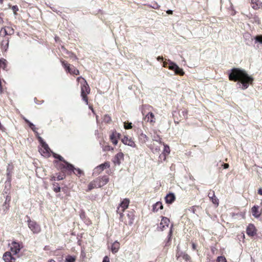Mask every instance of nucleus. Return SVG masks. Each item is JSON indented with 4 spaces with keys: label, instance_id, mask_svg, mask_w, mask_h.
Instances as JSON below:
<instances>
[{
    "label": "nucleus",
    "instance_id": "f257e3e1",
    "mask_svg": "<svg viewBox=\"0 0 262 262\" xmlns=\"http://www.w3.org/2000/svg\"><path fill=\"white\" fill-rule=\"evenodd\" d=\"M230 80L238 81L237 84L242 89L245 90L247 89L253 80V78L250 76L245 70L239 68H233L229 74Z\"/></svg>",
    "mask_w": 262,
    "mask_h": 262
},
{
    "label": "nucleus",
    "instance_id": "f03ea898",
    "mask_svg": "<svg viewBox=\"0 0 262 262\" xmlns=\"http://www.w3.org/2000/svg\"><path fill=\"white\" fill-rule=\"evenodd\" d=\"M163 66L174 71L176 75L182 76L184 74V72L183 69L179 68L176 63L171 61L170 59L164 61Z\"/></svg>",
    "mask_w": 262,
    "mask_h": 262
},
{
    "label": "nucleus",
    "instance_id": "7ed1b4c3",
    "mask_svg": "<svg viewBox=\"0 0 262 262\" xmlns=\"http://www.w3.org/2000/svg\"><path fill=\"white\" fill-rule=\"evenodd\" d=\"M80 78H82L83 80V83L81 84V96L82 97V100L86 103V104H88V99L87 97V95L90 93V89L88 83L84 78H82L81 77H78L77 80H78Z\"/></svg>",
    "mask_w": 262,
    "mask_h": 262
},
{
    "label": "nucleus",
    "instance_id": "20e7f679",
    "mask_svg": "<svg viewBox=\"0 0 262 262\" xmlns=\"http://www.w3.org/2000/svg\"><path fill=\"white\" fill-rule=\"evenodd\" d=\"M129 201L127 199H124L120 204V206L117 208V212L120 214V219H122L123 216V212L129 205Z\"/></svg>",
    "mask_w": 262,
    "mask_h": 262
},
{
    "label": "nucleus",
    "instance_id": "39448f33",
    "mask_svg": "<svg viewBox=\"0 0 262 262\" xmlns=\"http://www.w3.org/2000/svg\"><path fill=\"white\" fill-rule=\"evenodd\" d=\"M53 156L55 158L58 159L60 161H62L65 164L60 165V169H73L74 168V165L64 160L63 157L60 155L54 154Z\"/></svg>",
    "mask_w": 262,
    "mask_h": 262
},
{
    "label": "nucleus",
    "instance_id": "423d86ee",
    "mask_svg": "<svg viewBox=\"0 0 262 262\" xmlns=\"http://www.w3.org/2000/svg\"><path fill=\"white\" fill-rule=\"evenodd\" d=\"M29 218V217H28ZM28 227L34 234H37L41 231L40 226L35 221H31L30 219L28 220Z\"/></svg>",
    "mask_w": 262,
    "mask_h": 262
},
{
    "label": "nucleus",
    "instance_id": "0eeeda50",
    "mask_svg": "<svg viewBox=\"0 0 262 262\" xmlns=\"http://www.w3.org/2000/svg\"><path fill=\"white\" fill-rule=\"evenodd\" d=\"M62 66L64 68L66 71L71 74L79 75V71L74 67H70V65L67 63L65 61H61Z\"/></svg>",
    "mask_w": 262,
    "mask_h": 262
},
{
    "label": "nucleus",
    "instance_id": "6e6552de",
    "mask_svg": "<svg viewBox=\"0 0 262 262\" xmlns=\"http://www.w3.org/2000/svg\"><path fill=\"white\" fill-rule=\"evenodd\" d=\"M103 186V184L101 181L100 177H98L89 184L88 190L90 191L94 188H100Z\"/></svg>",
    "mask_w": 262,
    "mask_h": 262
},
{
    "label": "nucleus",
    "instance_id": "1a4fd4ad",
    "mask_svg": "<svg viewBox=\"0 0 262 262\" xmlns=\"http://www.w3.org/2000/svg\"><path fill=\"white\" fill-rule=\"evenodd\" d=\"M9 245L10 246V252H11V253H12L14 255H16L19 252L20 247L18 243L13 241L11 244H9Z\"/></svg>",
    "mask_w": 262,
    "mask_h": 262
},
{
    "label": "nucleus",
    "instance_id": "9d476101",
    "mask_svg": "<svg viewBox=\"0 0 262 262\" xmlns=\"http://www.w3.org/2000/svg\"><path fill=\"white\" fill-rule=\"evenodd\" d=\"M13 169V165L8 164L7 168V181L5 182L6 186L10 185L11 181V173Z\"/></svg>",
    "mask_w": 262,
    "mask_h": 262
},
{
    "label": "nucleus",
    "instance_id": "9b49d317",
    "mask_svg": "<svg viewBox=\"0 0 262 262\" xmlns=\"http://www.w3.org/2000/svg\"><path fill=\"white\" fill-rule=\"evenodd\" d=\"M110 166V163L108 162H105L103 164H100V165L97 166L94 169V173H97L98 174L100 173L104 169L106 168H109Z\"/></svg>",
    "mask_w": 262,
    "mask_h": 262
},
{
    "label": "nucleus",
    "instance_id": "f8f14e48",
    "mask_svg": "<svg viewBox=\"0 0 262 262\" xmlns=\"http://www.w3.org/2000/svg\"><path fill=\"white\" fill-rule=\"evenodd\" d=\"M3 259L5 261V262H15V258H14L11 252L9 251L6 252L3 256Z\"/></svg>",
    "mask_w": 262,
    "mask_h": 262
},
{
    "label": "nucleus",
    "instance_id": "ddd939ff",
    "mask_svg": "<svg viewBox=\"0 0 262 262\" xmlns=\"http://www.w3.org/2000/svg\"><path fill=\"white\" fill-rule=\"evenodd\" d=\"M208 197L212 203L217 206L219 205V199L216 197L214 191L210 190L208 194Z\"/></svg>",
    "mask_w": 262,
    "mask_h": 262
},
{
    "label": "nucleus",
    "instance_id": "4468645a",
    "mask_svg": "<svg viewBox=\"0 0 262 262\" xmlns=\"http://www.w3.org/2000/svg\"><path fill=\"white\" fill-rule=\"evenodd\" d=\"M121 141L123 143V144L125 145H127L132 147H136L135 143L130 138L124 136V138L122 139Z\"/></svg>",
    "mask_w": 262,
    "mask_h": 262
},
{
    "label": "nucleus",
    "instance_id": "2eb2a0df",
    "mask_svg": "<svg viewBox=\"0 0 262 262\" xmlns=\"http://www.w3.org/2000/svg\"><path fill=\"white\" fill-rule=\"evenodd\" d=\"M169 222L170 221L169 219L166 217H162L160 226L158 227V228H159L161 231L163 230L165 227L168 226Z\"/></svg>",
    "mask_w": 262,
    "mask_h": 262
},
{
    "label": "nucleus",
    "instance_id": "dca6fc26",
    "mask_svg": "<svg viewBox=\"0 0 262 262\" xmlns=\"http://www.w3.org/2000/svg\"><path fill=\"white\" fill-rule=\"evenodd\" d=\"M256 229L253 224H249L246 229L247 234L250 236H253L256 234Z\"/></svg>",
    "mask_w": 262,
    "mask_h": 262
},
{
    "label": "nucleus",
    "instance_id": "f3484780",
    "mask_svg": "<svg viewBox=\"0 0 262 262\" xmlns=\"http://www.w3.org/2000/svg\"><path fill=\"white\" fill-rule=\"evenodd\" d=\"M124 155L122 152H119L115 155L113 159V162L115 164L119 165L121 164V160H123Z\"/></svg>",
    "mask_w": 262,
    "mask_h": 262
},
{
    "label": "nucleus",
    "instance_id": "a211bd4d",
    "mask_svg": "<svg viewBox=\"0 0 262 262\" xmlns=\"http://www.w3.org/2000/svg\"><path fill=\"white\" fill-rule=\"evenodd\" d=\"M144 120L151 124H154L156 122V119L154 114L151 113H148L144 118Z\"/></svg>",
    "mask_w": 262,
    "mask_h": 262
},
{
    "label": "nucleus",
    "instance_id": "6ab92c4d",
    "mask_svg": "<svg viewBox=\"0 0 262 262\" xmlns=\"http://www.w3.org/2000/svg\"><path fill=\"white\" fill-rule=\"evenodd\" d=\"M252 7L254 9L262 8V3L259 0H250Z\"/></svg>",
    "mask_w": 262,
    "mask_h": 262
},
{
    "label": "nucleus",
    "instance_id": "aec40b11",
    "mask_svg": "<svg viewBox=\"0 0 262 262\" xmlns=\"http://www.w3.org/2000/svg\"><path fill=\"white\" fill-rule=\"evenodd\" d=\"M165 202L167 204L172 203L176 199L175 195L173 193H169L165 198Z\"/></svg>",
    "mask_w": 262,
    "mask_h": 262
},
{
    "label": "nucleus",
    "instance_id": "412c9836",
    "mask_svg": "<svg viewBox=\"0 0 262 262\" xmlns=\"http://www.w3.org/2000/svg\"><path fill=\"white\" fill-rule=\"evenodd\" d=\"M247 17L251 19V22L253 23H256L259 24L260 23V20L259 17L256 15H253L252 14H250L249 15H247Z\"/></svg>",
    "mask_w": 262,
    "mask_h": 262
},
{
    "label": "nucleus",
    "instance_id": "4be33fe9",
    "mask_svg": "<svg viewBox=\"0 0 262 262\" xmlns=\"http://www.w3.org/2000/svg\"><path fill=\"white\" fill-rule=\"evenodd\" d=\"M62 50L64 53L67 54L68 55V57L71 58L73 60H76L77 59V57L73 53L68 51L65 48L63 47H62Z\"/></svg>",
    "mask_w": 262,
    "mask_h": 262
},
{
    "label": "nucleus",
    "instance_id": "5701e85b",
    "mask_svg": "<svg viewBox=\"0 0 262 262\" xmlns=\"http://www.w3.org/2000/svg\"><path fill=\"white\" fill-rule=\"evenodd\" d=\"M1 47L3 50L7 51L9 47V38L5 37L1 42Z\"/></svg>",
    "mask_w": 262,
    "mask_h": 262
},
{
    "label": "nucleus",
    "instance_id": "b1692460",
    "mask_svg": "<svg viewBox=\"0 0 262 262\" xmlns=\"http://www.w3.org/2000/svg\"><path fill=\"white\" fill-rule=\"evenodd\" d=\"M120 248V244L117 241H115L112 245L111 251L113 253H117Z\"/></svg>",
    "mask_w": 262,
    "mask_h": 262
},
{
    "label": "nucleus",
    "instance_id": "393cba45",
    "mask_svg": "<svg viewBox=\"0 0 262 262\" xmlns=\"http://www.w3.org/2000/svg\"><path fill=\"white\" fill-rule=\"evenodd\" d=\"M163 208V205L161 202H157L152 206V211L154 212H157L159 209H162Z\"/></svg>",
    "mask_w": 262,
    "mask_h": 262
},
{
    "label": "nucleus",
    "instance_id": "a878e982",
    "mask_svg": "<svg viewBox=\"0 0 262 262\" xmlns=\"http://www.w3.org/2000/svg\"><path fill=\"white\" fill-rule=\"evenodd\" d=\"M139 139L141 143H145L146 141H148V138L143 132H141L139 135Z\"/></svg>",
    "mask_w": 262,
    "mask_h": 262
},
{
    "label": "nucleus",
    "instance_id": "bb28decb",
    "mask_svg": "<svg viewBox=\"0 0 262 262\" xmlns=\"http://www.w3.org/2000/svg\"><path fill=\"white\" fill-rule=\"evenodd\" d=\"M252 215L255 217H258L260 215V213L258 211V207L254 206L252 208Z\"/></svg>",
    "mask_w": 262,
    "mask_h": 262
},
{
    "label": "nucleus",
    "instance_id": "cd10ccee",
    "mask_svg": "<svg viewBox=\"0 0 262 262\" xmlns=\"http://www.w3.org/2000/svg\"><path fill=\"white\" fill-rule=\"evenodd\" d=\"M117 132L115 131L110 135V139L114 145H116L118 143V140L116 138Z\"/></svg>",
    "mask_w": 262,
    "mask_h": 262
},
{
    "label": "nucleus",
    "instance_id": "c85d7f7f",
    "mask_svg": "<svg viewBox=\"0 0 262 262\" xmlns=\"http://www.w3.org/2000/svg\"><path fill=\"white\" fill-rule=\"evenodd\" d=\"M41 146L43 148V153L49 154L50 151V149L49 146L48 145V144L46 142H43L41 144Z\"/></svg>",
    "mask_w": 262,
    "mask_h": 262
},
{
    "label": "nucleus",
    "instance_id": "c756f323",
    "mask_svg": "<svg viewBox=\"0 0 262 262\" xmlns=\"http://www.w3.org/2000/svg\"><path fill=\"white\" fill-rule=\"evenodd\" d=\"M72 171L76 176H80L83 173V171L79 168H76L74 167L73 169H68Z\"/></svg>",
    "mask_w": 262,
    "mask_h": 262
},
{
    "label": "nucleus",
    "instance_id": "7c9ffc66",
    "mask_svg": "<svg viewBox=\"0 0 262 262\" xmlns=\"http://www.w3.org/2000/svg\"><path fill=\"white\" fill-rule=\"evenodd\" d=\"M0 35L5 38L6 36L9 35L6 27H3L0 31Z\"/></svg>",
    "mask_w": 262,
    "mask_h": 262
},
{
    "label": "nucleus",
    "instance_id": "2f4dec72",
    "mask_svg": "<svg viewBox=\"0 0 262 262\" xmlns=\"http://www.w3.org/2000/svg\"><path fill=\"white\" fill-rule=\"evenodd\" d=\"M53 190L57 193L60 191L61 188L58 183L55 182L53 184Z\"/></svg>",
    "mask_w": 262,
    "mask_h": 262
},
{
    "label": "nucleus",
    "instance_id": "473e14b6",
    "mask_svg": "<svg viewBox=\"0 0 262 262\" xmlns=\"http://www.w3.org/2000/svg\"><path fill=\"white\" fill-rule=\"evenodd\" d=\"M75 257L71 255H68L65 259V262H75Z\"/></svg>",
    "mask_w": 262,
    "mask_h": 262
},
{
    "label": "nucleus",
    "instance_id": "72a5a7b5",
    "mask_svg": "<svg viewBox=\"0 0 262 262\" xmlns=\"http://www.w3.org/2000/svg\"><path fill=\"white\" fill-rule=\"evenodd\" d=\"M187 113L188 112L186 110H183L181 111L180 114V117L182 119H187Z\"/></svg>",
    "mask_w": 262,
    "mask_h": 262
},
{
    "label": "nucleus",
    "instance_id": "f704fd0d",
    "mask_svg": "<svg viewBox=\"0 0 262 262\" xmlns=\"http://www.w3.org/2000/svg\"><path fill=\"white\" fill-rule=\"evenodd\" d=\"M7 60L5 59H0V68H2L4 70L6 68Z\"/></svg>",
    "mask_w": 262,
    "mask_h": 262
},
{
    "label": "nucleus",
    "instance_id": "c9c22d12",
    "mask_svg": "<svg viewBox=\"0 0 262 262\" xmlns=\"http://www.w3.org/2000/svg\"><path fill=\"white\" fill-rule=\"evenodd\" d=\"M170 152V149L168 146L166 145H164V150H163V156L164 159H165V154H169Z\"/></svg>",
    "mask_w": 262,
    "mask_h": 262
},
{
    "label": "nucleus",
    "instance_id": "e433bc0d",
    "mask_svg": "<svg viewBox=\"0 0 262 262\" xmlns=\"http://www.w3.org/2000/svg\"><path fill=\"white\" fill-rule=\"evenodd\" d=\"M111 118L108 115H105L103 118V121L105 123H110L111 121Z\"/></svg>",
    "mask_w": 262,
    "mask_h": 262
},
{
    "label": "nucleus",
    "instance_id": "4c0bfd02",
    "mask_svg": "<svg viewBox=\"0 0 262 262\" xmlns=\"http://www.w3.org/2000/svg\"><path fill=\"white\" fill-rule=\"evenodd\" d=\"M101 181L103 184V185L106 184L108 182V178L106 176H103L102 177H100Z\"/></svg>",
    "mask_w": 262,
    "mask_h": 262
},
{
    "label": "nucleus",
    "instance_id": "58836bf2",
    "mask_svg": "<svg viewBox=\"0 0 262 262\" xmlns=\"http://www.w3.org/2000/svg\"><path fill=\"white\" fill-rule=\"evenodd\" d=\"M255 42H259L262 43V35H257L254 38Z\"/></svg>",
    "mask_w": 262,
    "mask_h": 262
},
{
    "label": "nucleus",
    "instance_id": "ea45409f",
    "mask_svg": "<svg viewBox=\"0 0 262 262\" xmlns=\"http://www.w3.org/2000/svg\"><path fill=\"white\" fill-rule=\"evenodd\" d=\"M9 35H12L14 33V30L10 27H6Z\"/></svg>",
    "mask_w": 262,
    "mask_h": 262
},
{
    "label": "nucleus",
    "instance_id": "a19ab883",
    "mask_svg": "<svg viewBox=\"0 0 262 262\" xmlns=\"http://www.w3.org/2000/svg\"><path fill=\"white\" fill-rule=\"evenodd\" d=\"M28 124L29 125V127L33 130V132L37 133L36 132L37 128L35 126V125L32 123L30 122L29 123H28Z\"/></svg>",
    "mask_w": 262,
    "mask_h": 262
},
{
    "label": "nucleus",
    "instance_id": "79ce46f5",
    "mask_svg": "<svg viewBox=\"0 0 262 262\" xmlns=\"http://www.w3.org/2000/svg\"><path fill=\"white\" fill-rule=\"evenodd\" d=\"M182 258L186 261H188L190 259V256L186 253L182 254Z\"/></svg>",
    "mask_w": 262,
    "mask_h": 262
},
{
    "label": "nucleus",
    "instance_id": "37998d69",
    "mask_svg": "<svg viewBox=\"0 0 262 262\" xmlns=\"http://www.w3.org/2000/svg\"><path fill=\"white\" fill-rule=\"evenodd\" d=\"M217 262H226V259L224 256H219L217 259Z\"/></svg>",
    "mask_w": 262,
    "mask_h": 262
},
{
    "label": "nucleus",
    "instance_id": "c03bdc74",
    "mask_svg": "<svg viewBox=\"0 0 262 262\" xmlns=\"http://www.w3.org/2000/svg\"><path fill=\"white\" fill-rule=\"evenodd\" d=\"M152 139L154 140V141H157V142H161V138L160 137V136L158 135H154L153 136V138Z\"/></svg>",
    "mask_w": 262,
    "mask_h": 262
},
{
    "label": "nucleus",
    "instance_id": "a18cd8bd",
    "mask_svg": "<svg viewBox=\"0 0 262 262\" xmlns=\"http://www.w3.org/2000/svg\"><path fill=\"white\" fill-rule=\"evenodd\" d=\"M132 127V123H124V128L125 129H130Z\"/></svg>",
    "mask_w": 262,
    "mask_h": 262
},
{
    "label": "nucleus",
    "instance_id": "49530a36",
    "mask_svg": "<svg viewBox=\"0 0 262 262\" xmlns=\"http://www.w3.org/2000/svg\"><path fill=\"white\" fill-rule=\"evenodd\" d=\"M184 252H181V251H178L177 253L176 257L177 258H179L180 257H182V254H184Z\"/></svg>",
    "mask_w": 262,
    "mask_h": 262
},
{
    "label": "nucleus",
    "instance_id": "de8ad7c7",
    "mask_svg": "<svg viewBox=\"0 0 262 262\" xmlns=\"http://www.w3.org/2000/svg\"><path fill=\"white\" fill-rule=\"evenodd\" d=\"M104 150H113V148L111 147L108 145H106L103 148Z\"/></svg>",
    "mask_w": 262,
    "mask_h": 262
},
{
    "label": "nucleus",
    "instance_id": "09e8293b",
    "mask_svg": "<svg viewBox=\"0 0 262 262\" xmlns=\"http://www.w3.org/2000/svg\"><path fill=\"white\" fill-rule=\"evenodd\" d=\"M3 209H4V211H5V210H7L8 209V205L6 204V202L5 203V204L3 205Z\"/></svg>",
    "mask_w": 262,
    "mask_h": 262
},
{
    "label": "nucleus",
    "instance_id": "8fccbe9b",
    "mask_svg": "<svg viewBox=\"0 0 262 262\" xmlns=\"http://www.w3.org/2000/svg\"><path fill=\"white\" fill-rule=\"evenodd\" d=\"M102 262H110V258L108 256H105L103 259Z\"/></svg>",
    "mask_w": 262,
    "mask_h": 262
},
{
    "label": "nucleus",
    "instance_id": "3c124183",
    "mask_svg": "<svg viewBox=\"0 0 262 262\" xmlns=\"http://www.w3.org/2000/svg\"><path fill=\"white\" fill-rule=\"evenodd\" d=\"M12 10L14 11V13L15 14L16 12L18 10L17 6H13L12 7Z\"/></svg>",
    "mask_w": 262,
    "mask_h": 262
},
{
    "label": "nucleus",
    "instance_id": "603ef678",
    "mask_svg": "<svg viewBox=\"0 0 262 262\" xmlns=\"http://www.w3.org/2000/svg\"><path fill=\"white\" fill-rule=\"evenodd\" d=\"M152 7L154 9H158L160 7V6L158 5L157 3L154 4V5L152 6Z\"/></svg>",
    "mask_w": 262,
    "mask_h": 262
},
{
    "label": "nucleus",
    "instance_id": "864d4df0",
    "mask_svg": "<svg viewBox=\"0 0 262 262\" xmlns=\"http://www.w3.org/2000/svg\"><path fill=\"white\" fill-rule=\"evenodd\" d=\"M38 139L41 145L42 144V143L45 142L41 137L38 136Z\"/></svg>",
    "mask_w": 262,
    "mask_h": 262
},
{
    "label": "nucleus",
    "instance_id": "5fc2aeb1",
    "mask_svg": "<svg viewBox=\"0 0 262 262\" xmlns=\"http://www.w3.org/2000/svg\"><path fill=\"white\" fill-rule=\"evenodd\" d=\"M64 178V177H63V176L59 175L57 177V180L58 181L61 180H63Z\"/></svg>",
    "mask_w": 262,
    "mask_h": 262
},
{
    "label": "nucleus",
    "instance_id": "6e6d98bb",
    "mask_svg": "<svg viewBox=\"0 0 262 262\" xmlns=\"http://www.w3.org/2000/svg\"><path fill=\"white\" fill-rule=\"evenodd\" d=\"M224 169H227L229 167V164L227 163H224L223 164Z\"/></svg>",
    "mask_w": 262,
    "mask_h": 262
},
{
    "label": "nucleus",
    "instance_id": "4d7b16f0",
    "mask_svg": "<svg viewBox=\"0 0 262 262\" xmlns=\"http://www.w3.org/2000/svg\"><path fill=\"white\" fill-rule=\"evenodd\" d=\"M157 60H158V61L163 60V57H162V56H158V57L157 58Z\"/></svg>",
    "mask_w": 262,
    "mask_h": 262
},
{
    "label": "nucleus",
    "instance_id": "13d9d810",
    "mask_svg": "<svg viewBox=\"0 0 262 262\" xmlns=\"http://www.w3.org/2000/svg\"><path fill=\"white\" fill-rule=\"evenodd\" d=\"M192 249L193 250H195L196 248V245L194 244V243H192Z\"/></svg>",
    "mask_w": 262,
    "mask_h": 262
},
{
    "label": "nucleus",
    "instance_id": "bf43d9fd",
    "mask_svg": "<svg viewBox=\"0 0 262 262\" xmlns=\"http://www.w3.org/2000/svg\"><path fill=\"white\" fill-rule=\"evenodd\" d=\"M258 193L260 195H262V188H259L258 190Z\"/></svg>",
    "mask_w": 262,
    "mask_h": 262
},
{
    "label": "nucleus",
    "instance_id": "052dcab7",
    "mask_svg": "<svg viewBox=\"0 0 262 262\" xmlns=\"http://www.w3.org/2000/svg\"><path fill=\"white\" fill-rule=\"evenodd\" d=\"M167 13L168 14H172V11L171 10H168L167 11Z\"/></svg>",
    "mask_w": 262,
    "mask_h": 262
},
{
    "label": "nucleus",
    "instance_id": "680f3d73",
    "mask_svg": "<svg viewBox=\"0 0 262 262\" xmlns=\"http://www.w3.org/2000/svg\"><path fill=\"white\" fill-rule=\"evenodd\" d=\"M171 234H172V230H171V228L170 231H169V234H168V236H169V238H170Z\"/></svg>",
    "mask_w": 262,
    "mask_h": 262
},
{
    "label": "nucleus",
    "instance_id": "e2e57ef3",
    "mask_svg": "<svg viewBox=\"0 0 262 262\" xmlns=\"http://www.w3.org/2000/svg\"><path fill=\"white\" fill-rule=\"evenodd\" d=\"M24 120H25V122H26V123H29L30 122V121H29V120H28V119H25H25H24Z\"/></svg>",
    "mask_w": 262,
    "mask_h": 262
},
{
    "label": "nucleus",
    "instance_id": "0e129e2a",
    "mask_svg": "<svg viewBox=\"0 0 262 262\" xmlns=\"http://www.w3.org/2000/svg\"><path fill=\"white\" fill-rule=\"evenodd\" d=\"M120 136H121L120 134L117 133L116 137L117 136L118 138H120Z\"/></svg>",
    "mask_w": 262,
    "mask_h": 262
},
{
    "label": "nucleus",
    "instance_id": "69168bd1",
    "mask_svg": "<svg viewBox=\"0 0 262 262\" xmlns=\"http://www.w3.org/2000/svg\"><path fill=\"white\" fill-rule=\"evenodd\" d=\"M51 181H55L56 180V178L55 177H53L52 178V179H51Z\"/></svg>",
    "mask_w": 262,
    "mask_h": 262
},
{
    "label": "nucleus",
    "instance_id": "338daca9",
    "mask_svg": "<svg viewBox=\"0 0 262 262\" xmlns=\"http://www.w3.org/2000/svg\"><path fill=\"white\" fill-rule=\"evenodd\" d=\"M49 262H56V261L53 259H51L49 261Z\"/></svg>",
    "mask_w": 262,
    "mask_h": 262
},
{
    "label": "nucleus",
    "instance_id": "774afa93",
    "mask_svg": "<svg viewBox=\"0 0 262 262\" xmlns=\"http://www.w3.org/2000/svg\"><path fill=\"white\" fill-rule=\"evenodd\" d=\"M3 3V0H0V5Z\"/></svg>",
    "mask_w": 262,
    "mask_h": 262
}]
</instances>
